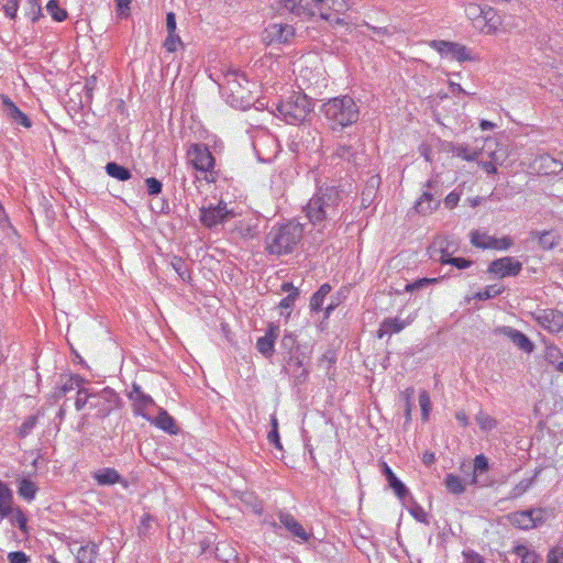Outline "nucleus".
Listing matches in <instances>:
<instances>
[{
    "label": "nucleus",
    "instance_id": "1",
    "mask_svg": "<svg viewBox=\"0 0 563 563\" xmlns=\"http://www.w3.org/2000/svg\"><path fill=\"white\" fill-rule=\"evenodd\" d=\"M342 191L336 186H321L305 207L309 221L324 229L340 220Z\"/></svg>",
    "mask_w": 563,
    "mask_h": 563
},
{
    "label": "nucleus",
    "instance_id": "2",
    "mask_svg": "<svg viewBox=\"0 0 563 563\" xmlns=\"http://www.w3.org/2000/svg\"><path fill=\"white\" fill-rule=\"evenodd\" d=\"M303 225L295 220L273 225L265 238V250L272 255L295 252L303 238Z\"/></svg>",
    "mask_w": 563,
    "mask_h": 563
},
{
    "label": "nucleus",
    "instance_id": "3",
    "mask_svg": "<svg viewBox=\"0 0 563 563\" xmlns=\"http://www.w3.org/2000/svg\"><path fill=\"white\" fill-rule=\"evenodd\" d=\"M328 128L332 132H342L358 121L360 108L350 96L334 97L321 107Z\"/></svg>",
    "mask_w": 563,
    "mask_h": 563
},
{
    "label": "nucleus",
    "instance_id": "4",
    "mask_svg": "<svg viewBox=\"0 0 563 563\" xmlns=\"http://www.w3.org/2000/svg\"><path fill=\"white\" fill-rule=\"evenodd\" d=\"M276 111L277 115L286 123L299 124L303 122L312 111V103L306 95L294 92L277 106Z\"/></svg>",
    "mask_w": 563,
    "mask_h": 563
},
{
    "label": "nucleus",
    "instance_id": "5",
    "mask_svg": "<svg viewBox=\"0 0 563 563\" xmlns=\"http://www.w3.org/2000/svg\"><path fill=\"white\" fill-rule=\"evenodd\" d=\"M188 159L195 169L205 173L208 183H214L218 173L214 169V157L205 144H192L187 152Z\"/></svg>",
    "mask_w": 563,
    "mask_h": 563
},
{
    "label": "nucleus",
    "instance_id": "6",
    "mask_svg": "<svg viewBox=\"0 0 563 563\" xmlns=\"http://www.w3.org/2000/svg\"><path fill=\"white\" fill-rule=\"evenodd\" d=\"M550 512L544 508H533L511 512L508 516L509 522L521 530H529L542 526L549 518Z\"/></svg>",
    "mask_w": 563,
    "mask_h": 563
},
{
    "label": "nucleus",
    "instance_id": "7",
    "mask_svg": "<svg viewBox=\"0 0 563 563\" xmlns=\"http://www.w3.org/2000/svg\"><path fill=\"white\" fill-rule=\"evenodd\" d=\"M429 46L437 51L441 57L446 59L457 60L460 63L475 60V56L472 54L471 49L460 43L433 40L429 43Z\"/></svg>",
    "mask_w": 563,
    "mask_h": 563
},
{
    "label": "nucleus",
    "instance_id": "8",
    "mask_svg": "<svg viewBox=\"0 0 563 563\" xmlns=\"http://www.w3.org/2000/svg\"><path fill=\"white\" fill-rule=\"evenodd\" d=\"M231 217V211L225 202L220 201L217 205L210 203L200 208L199 220L208 229H213L224 223Z\"/></svg>",
    "mask_w": 563,
    "mask_h": 563
},
{
    "label": "nucleus",
    "instance_id": "9",
    "mask_svg": "<svg viewBox=\"0 0 563 563\" xmlns=\"http://www.w3.org/2000/svg\"><path fill=\"white\" fill-rule=\"evenodd\" d=\"M118 401L119 397L117 393L113 389L106 387L98 393L93 391L89 407L97 410V416L99 418H106L117 407Z\"/></svg>",
    "mask_w": 563,
    "mask_h": 563
},
{
    "label": "nucleus",
    "instance_id": "10",
    "mask_svg": "<svg viewBox=\"0 0 563 563\" xmlns=\"http://www.w3.org/2000/svg\"><path fill=\"white\" fill-rule=\"evenodd\" d=\"M534 321L550 333L563 332V312L555 309H540L532 313Z\"/></svg>",
    "mask_w": 563,
    "mask_h": 563
},
{
    "label": "nucleus",
    "instance_id": "11",
    "mask_svg": "<svg viewBox=\"0 0 563 563\" xmlns=\"http://www.w3.org/2000/svg\"><path fill=\"white\" fill-rule=\"evenodd\" d=\"M322 20L330 21L332 13L343 14L350 9L347 0H312L309 3Z\"/></svg>",
    "mask_w": 563,
    "mask_h": 563
},
{
    "label": "nucleus",
    "instance_id": "12",
    "mask_svg": "<svg viewBox=\"0 0 563 563\" xmlns=\"http://www.w3.org/2000/svg\"><path fill=\"white\" fill-rule=\"evenodd\" d=\"M435 183L432 179L423 185L422 194L415 203V209L419 214H430L440 206L439 195L432 192Z\"/></svg>",
    "mask_w": 563,
    "mask_h": 563
},
{
    "label": "nucleus",
    "instance_id": "13",
    "mask_svg": "<svg viewBox=\"0 0 563 563\" xmlns=\"http://www.w3.org/2000/svg\"><path fill=\"white\" fill-rule=\"evenodd\" d=\"M522 269V264L510 256L501 257L490 262L487 272L499 278L517 276Z\"/></svg>",
    "mask_w": 563,
    "mask_h": 563
},
{
    "label": "nucleus",
    "instance_id": "14",
    "mask_svg": "<svg viewBox=\"0 0 563 563\" xmlns=\"http://www.w3.org/2000/svg\"><path fill=\"white\" fill-rule=\"evenodd\" d=\"M278 519L282 526L297 539L299 543L309 541L311 533L306 531L302 525L288 511L280 510L278 512Z\"/></svg>",
    "mask_w": 563,
    "mask_h": 563
},
{
    "label": "nucleus",
    "instance_id": "15",
    "mask_svg": "<svg viewBox=\"0 0 563 563\" xmlns=\"http://www.w3.org/2000/svg\"><path fill=\"white\" fill-rule=\"evenodd\" d=\"M129 399L133 401L134 415L150 420V417L146 415V410L150 407L155 406V401L150 395L143 393L140 385L133 384L132 390L129 393Z\"/></svg>",
    "mask_w": 563,
    "mask_h": 563
},
{
    "label": "nucleus",
    "instance_id": "16",
    "mask_svg": "<svg viewBox=\"0 0 563 563\" xmlns=\"http://www.w3.org/2000/svg\"><path fill=\"white\" fill-rule=\"evenodd\" d=\"M266 38L272 42L287 43L295 35V29L286 23H272L265 29Z\"/></svg>",
    "mask_w": 563,
    "mask_h": 563
},
{
    "label": "nucleus",
    "instance_id": "17",
    "mask_svg": "<svg viewBox=\"0 0 563 563\" xmlns=\"http://www.w3.org/2000/svg\"><path fill=\"white\" fill-rule=\"evenodd\" d=\"M498 331L506 335L522 352L528 354L533 352L534 344L523 332L506 325L499 328Z\"/></svg>",
    "mask_w": 563,
    "mask_h": 563
},
{
    "label": "nucleus",
    "instance_id": "18",
    "mask_svg": "<svg viewBox=\"0 0 563 563\" xmlns=\"http://www.w3.org/2000/svg\"><path fill=\"white\" fill-rule=\"evenodd\" d=\"M244 84H249V80L244 74L240 71H230L225 75V86L231 92L232 97L238 101L244 99V91L246 90Z\"/></svg>",
    "mask_w": 563,
    "mask_h": 563
},
{
    "label": "nucleus",
    "instance_id": "19",
    "mask_svg": "<svg viewBox=\"0 0 563 563\" xmlns=\"http://www.w3.org/2000/svg\"><path fill=\"white\" fill-rule=\"evenodd\" d=\"M533 169L540 174L550 175L558 174L563 170L561 161L555 159L549 154H542L537 157L532 165Z\"/></svg>",
    "mask_w": 563,
    "mask_h": 563
},
{
    "label": "nucleus",
    "instance_id": "20",
    "mask_svg": "<svg viewBox=\"0 0 563 563\" xmlns=\"http://www.w3.org/2000/svg\"><path fill=\"white\" fill-rule=\"evenodd\" d=\"M278 336V327L269 324L264 336L257 339L256 349L264 356L269 357L274 353L275 341Z\"/></svg>",
    "mask_w": 563,
    "mask_h": 563
},
{
    "label": "nucleus",
    "instance_id": "21",
    "mask_svg": "<svg viewBox=\"0 0 563 563\" xmlns=\"http://www.w3.org/2000/svg\"><path fill=\"white\" fill-rule=\"evenodd\" d=\"M92 477L100 486H109L114 484H123V486H126L125 479L117 470L112 467L101 468L95 472Z\"/></svg>",
    "mask_w": 563,
    "mask_h": 563
},
{
    "label": "nucleus",
    "instance_id": "22",
    "mask_svg": "<svg viewBox=\"0 0 563 563\" xmlns=\"http://www.w3.org/2000/svg\"><path fill=\"white\" fill-rule=\"evenodd\" d=\"M278 3L288 12L300 18L313 16L316 13L309 2L303 3V0H278Z\"/></svg>",
    "mask_w": 563,
    "mask_h": 563
},
{
    "label": "nucleus",
    "instance_id": "23",
    "mask_svg": "<svg viewBox=\"0 0 563 563\" xmlns=\"http://www.w3.org/2000/svg\"><path fill=\"white\" fill-rule=\"evenodd\" d=\"M382 472L385 475L389 487L394 490L396 496L399 499H404L409 494V490L406 487V485L396 476V474L393 472V470L388 466L386 462L382 463Z\"/></svg>",
    "mask_w": 563,
    "mask_h": 563
},
{
    "label": "nucleus",
    "instance_id": "24",
    "mask_svg": "<svg viewBox=\"0 0 563 563\" xmlns=\"http://www.w3.org/2000/svg\"><path fill=\"white\" fill-rule=\"evenodd\" d=\"M1 100L7 110V114L11 120L24 128H30L32 125L27 115L23 113L8 96L2 95Z\"/></svg>",
    "mask_w": 563,
    "mask_h": 563
},
{
    "label": "nucleus",
    "instance_id": "25",
    "mask_svg": "<svg viewBox=\"0 0 563 563\" xmlns=\"http://www.w3.org/2000/svg\"><path fill=\"white\" fill-rule=\"evenodd\" d=\"M361 151L358 146H354L352 144L339 143L334 151V156L343 159L347 163H353L354 165L358 164Z\"/></svg>",
    "mask_w": 563,
    "mask_h": 563
},
{
    "label": "nucleus",
    "instance_id": "26",
    "mask_svg": "<svg viewBox=\"0 0 563 563\" xmlns=\"http://www.w3.org/2000/svg\"><path fill=\"white\" fill-rule=\"evenodd\" d=\"M13 506V493L10 487L0 479V518L9 517Z\"/></svg>",
    "mask_w": 563,
    "mask_h": 563
},
{
    "label": "nucleus",
    "instance_id": "27",
    "mask_svg": "<svg viewBox=\"0 0 563 563\" xmlns=\"http://www.w3.org/2000/svg\"><path fill=\"white\" fill-rule=\"evenodd\" d=\"M157 428L169 434H176L178 432V428L175 423L174 418L163 408H159L158 415L156 418L150 420Z\"/></svg>",
    "mask_w": 563,
    "mask_h": 563
},
{
    "label": "nucleus",
    "instance_id": "28",
    "mask_svg": "<svg viewBox=\"0 0 563 563\" xmlns=\"http://www.w3.org/2000/svg\"><path fill=\"white\" fill-rule=\"evenodd\" d=\"M409 322L401 320L400 318H387L382 323L377 331V336L379 339L384 338V335L389 333H399L402 331Z\"/></svg>",
    "mask_w": 563,
    "mask_h": 563
},
{
    "label": "nucleus",
    "instance_id": "29",
    "mask_svg": "<svg viewBox=\"0 0 563 563\" xmlns=\"http://www.w3.org/2000/svg\"><path fill=\"white\" fill-rule=\"evenodd\" d=\"M16 482L19 496L27 503L33 501L38 490L37 485L29 477H20Z\"/></svg>",
    "mask_w": 563,
    "mask_h": 563
},
{
    "label": "nucleus",
    "instance_id": "30",
    "mask_svg": "<svg viewBox=\"0 0 563 563\" xmlns=\"http://www.w3.org/2000/svg\"><path fill=\"white\" fill-rule=\"evenodd\" d=\"M85 379L78 375H69L65 382H62L59 386H57L56 391L54 393V397L60 398L65 396L67 393L73 391L75 389H79L82 387Z\"/></svg>",
    "mask_w": 563,
    "mask_h": 563
},
{
    "label": "nucleus",
    "instance_id": "31",
    "mask_svg": "<svg viewBox=\"0 0 563 563\" xmlns=\"http://www.w3.org/2000/svg\"><path fill=\"white\" fill-rule=\"evenodd\" d=\"M98 553L99 547L93 542L81 545L76 554L77 563H96Z\"/></svg>",
    "mask_w": 563,
    "mask_h": 563
},
{
    "label": "nucleus",
    "instance_id": "32",
    "mask_svg": "<svg viewBox=\"0 0 563 563\" xmlns=\"http://www.w3.org/2000/svg\"><path fill=\"white\" fill-rule=\"evenodd\" d=\"M454 247L451 250V245L449 242V239L445 236H439L437 238L432 245L430 246V256L438 261L439 257H437V253L440 254V256H444L445 254H452L454 252Z\"/></svg>",
    "mask_w": 563,
    "mask_h": 563
},
{
    "label": "nucleus",
    "instance_id": "33",
    "mask_svg": "<svg viewBox=\"0 0 563 563\" xmlns=\"http://www.w3.org/2000/svg\"><path fill=\"white\" fill-rule=\"evenodd\" d=\"M106 173L120 181H126L132 177V173L129 168L115 163V162H109L106 167Z\"/></svg>",
    "mask_w": 563,
    "mask_h": 563
},
{
    "label": "nucleus",
    "instance_id": "34",
    "mask_svg": "<svg viewBox=\"0 0 563 563\" xmlns=\"http://www.w3.org/2000/svg\"><path fill=\"white\" fill-rule=\"evenodd\" d=\"M514 553L521 559V563H540L541 562L540 555L534 550L529 549L525 544H517L514 548Z\"/></svg>",
    "mask_w": 563,
    "mask_h": 563
},
{
    "label": "nucleus",
    "instance_id": "35",
    "mask_svg": "<svg viewBox=\"0 0 563 563\" xmlns=\"http://www.w3.org/2000/svg\"><path fill=\"white\" fill-rule=\"evenodd\" d=\"M475 420L483 432H490L498 426V421L484 410L477 412Z\"/></svg>",
    "mask_w": 563,
    "mask_h": 563
},
{
    "label": "nucleus",
    "instance_id": "36",
    "mask_svg": "<svg viewBox=\"0 0 563 563\" xmlns=\"http://www.w3.org/2000/svg\"><path fill=\"white\" fill-rule=\"evenodd\" d=\"M331 289V286L325 283L321 285L320 288L312 295L309 305L312 311L321 310L324 298L329 295Z\"/></svg>",
    "mask_w": 563,
    "mask_h": 563
},
{
    "label": "nucleus",
    "instance_id": "37",
    "mask_svg": "<svg viewBox=\"0 0 563 563\" xmlns=\"http://www.w3.org/2000/svg\"><path fill=\"white\" fill-rule=\"evenodd\" d=\"M12 526H16L23 533H27V518L20 507H15L9 517Z\"/></svg>",
    "mask_w": 563,
    "mask_h": 563
},
{
    "label": "nucleus",
    "instance_id": "38",
    "mask_svg": "<svg viewBox=\"0 0 563 563\" xmlns=\"http://www.w3.org/2000/svg\"><path fill=\"white\" fill-rule=\"evenodd\" d=\"M444 277H434V278H428V277H423V278H420V279H417L412 283H408L406 286H405V291L406 292H413L416 290H420V289H423L428 286H431V285H435L438 283H440Z\"/></svg>",
    "mask_w": 563,
    "mask_h": 563
},
{
    "label": "nucleus",
    "instance_id": "39",
    "mask_svg": "<svg viewBox=\"0 0 563 563\" xmlns=\"http://www.w3.org/2000/svg\"><path fill=\"white\" fill-rule=\"evenodd\" d=\"M489 468L488 460L484 454L476 455L474 459V475L472 478L473 484L478 483V477L487 472Z\"/></svg>",
    "mask_w": 563,
    "mask_h": 563
},
{
    "label": "nucleus",
    "instance_id": "40",
    "mask_svg": "<svg viewBox=\"0 0 563 563\" xmlns=\"http://www.w3.org/2000/svg\"><path fill=\"white\" fill-rule=\"evenodd\" d=\"M492 239H493L492 235H488L487 233L481 232L477 230L473 231L471 233V243L474 246L483 249V250H489V244L492 243Z\"/></svg>",
    "mask_w": 563,
    "mask_h": 563
},
{
    "label": "nucleus",
    "instance_id": "41",
    "mask_svg": "<svg viewBox=\"0 0 563 563\" xmlns=\"http://www.w3.org/2000/svg\"><path fill=\"white\" fill-rule=\"evenodd\" d=\"M438 262L442 265H453L459 269H465L471 267L472 261L466 260L464 257H452L450 254H445L444 256H439Z\"/></svg>",
    "mask_w": 563,
    "mask_h": 563
},
{
    "label": "nucleus",
    "instance_id": "42",
    "mask_svg": "<svg viewBox=\"0 0 563 563\" xmlns=\"http://www.w3.org/2000/svg\"><path fill=\"white\" fill-rule=\"evenodd\" d=\"M444 483L446 489L454 495H460L465 490L462 479L454 474H448Z\"/></svg>",
    "mask_w": 563,
    "mask_h": 563
},
{
    "label": "nucleus",
    "instance_id": "43",
    "mask_svg": "<svg viewBox=\"0 0 563 563\" xmlns=\"http://www.w3.org/2000/svg\"><path fill=\"white\" fill-rule=\"evenodd\" d=\"M93 395V390L81 387L77 390V397L75 400V407L77 411H80L85 406L89 405Z\"/></svg>",
    "mask_w": 563,
    "mask_h": 563
},
{
    "label": "nucleus",
    "instance_id": "44",
    "mask_svg": "<svg viewBox=\"0 0 563 563\" xmlns=\"http://www.w3.org/2000/svg\"><path fill=\"white\" fill-rule=\"evenodd\" d=\"M46 10L51 14V16L57 22H63L67 18L66 10L59 7L57 0H49L46 4Z\"/></svg>",
    "mask_w": 563,
    "mask_h": 563
},
{
    "label": "nucleus",
    "instance_id": "45",
    "mask_svg": "<svg viewBox=\"0 0 563 563\" xmlns=\"http://www.w3.org/2000/svg\"><path fill=\"white\" fill-rule=\"evenodd\" d=\"M504 288L497 285L486 286L483 290L476 292L475 298L478 300H488L499 296Z\"/></svg>",
    "mask_w": 563,
    "mask_h": 563
},
{
    "label": "nucleus",
    "instance_id": "46",
    "mask_svg": "<svg viewBox=\"0 0 563 563\" xmlns=\"http://www.w3.org/2000/svg\"><path fill=\"white\" fill-rule=\"evenodd\" d=\"M544 357L554 367L563 360V352L555 345H548Z\"/></svg>",
    "mask_w": 563,
    "mask_h": 563
},
{
    "label": "nucleus",
    "instance_id": "47",
    "mask_svg": "<svg viewBox=\"0 0 563 563\" xmlns=\"http://www.w3.org/2000/svg\"><path fill=\"white\" fill-rule=\"evenodd\" d=\"M183 45V41L177 33H167V36L163 43L164 48L168 53H175L178 47Z\"/></svg>",
    "mask_w": 563,
    "mask_h": 563
},
{
    "label": "nucleus",
    "instance_id": "48",
    "mask_svg": "<svg viewBox=\"0 0 563 563\" xmlns=\"http://www.w3.org/2000/svg\"><path fill=\"white\" fill-rule=\"evenodd\" d=\"M419 405L421 408L422 420L427 421L431 411V400L428 391L421 390L419 393Z\"/></svg>",
    "mask_w": 563,
    "mask_h": 563
},
{
    "label": "nucleus",
    "instance_id": "49",
    "mask_svg": "<svg viewBox=\"0 0 563 563\" xmlns=\"http://www.w3.org/2000/svg\"><path fill=\"white\" fill-rule=\"evenodd\" d=\"M36 423H37V416L36 415L29 416L20 426L18 435L20 438L27 437L32 432V430L35 428Z\"/></svg>",
    "mask_w": 563,
    "mask_h": 563
},
{
    "label": "nucleus",
    "instance_id": "50",
    "mask_svg": "<svg viewBox=\"0 0 563 563\" xmlns=\"http://www.w3.org/2000/svg\"><path fill=\"white\" fill-rule=\"evenodd\" d=\"M514 244V241L510 236L495 238L493 236L492 243L489 244V250H508Z\"/></svg>",
    "mask_w": 563,
    "mask_h": 563
},
{
    "label": "nucleus",
    "instance_id": "51",
    "mask_svg": "<svg viewBox=\"0 0 563 563\" xmlns=\"http://www.w3.org/2000/svg\"><path fill=\"white\" fill-rule=\"evenodd\" d=\"M409 512L417 521L422 523H429L428 514L418 503H412V505L409 507Z\"/></svg>",
    "mask_w": 563,
    "mask_h": 563
},
{
    "label": "nucleus",
    "instance_id": "52",
    "mask_svg": "<svg viewBox=\"0 0 563 563\" xmlns=\"http://www.w3.org/2000/svg\"><path fill=\"white\" fill-rule=\"evenodd\" d=\"M145 186L150 196H157L163 190V184L155 177H147L145 179Z\"/></svg>",
    "mask_w": 563,
    "mask_h": 563
},
{
    "label": "nucleus",
    "instance_id": "53",
    "mask_svg": "<svg viewBox=\"0 0 563 563\" xmlns=\"http://www.w3.org/2000/svg\"><path fill=\"white\" fill-rule=\"evenodd\" d=\"M170 264L183 280H187L190 278V274L188 269L185 267V263L180 257H175Z\"/></svg>",
    "mask_w": 563,
    "mask_h": 563
},
{
    "label": "nucleus",
    "instance_id": "54",
    "mask_svg": "<svg viewBox=\"0 0 563 563\" xmlns=\"http://www.w3.org/2000/svg\"><path fill=\"white\" fill-rule=\"evenodd\" d=\"M27 4H29L27 15L30 16L31 21L34 23L42 15L41 4H40L38 0H29Z\"/></svg>",
    "mask_w": 563,
    "mask_h": 563
},
{
    "label": "nucleus",
    "instance_id": "55",
    "mask_svg": "<svg viewBox=\"0 0 563 563\" xmlns=\"http://www.w3.org/2000/svg\"><path fill=\"white\" fill-rule=\"evenodd\" d=\"M484 19L487 21V24H486V30H484V32L486 33H493L497 30L498 27V18H496V14L490 12V11H487L484 15Z\"/></svg>",
    "mask_w": 563,
    "mask_h": 563
},
{
    "label": "nucleus",
    "instance_id": "56",
    "mask_svg": "<svg viewBox=\"0 0 563 563\" xmlns=\"http://www.w3.org/2000/svg\"><path fill=\"white\" fill-rule=\"evenodd\" d=\"M19 9V0H7L3 4L4 15L10 19H15Z\"/></svg>",
    "mask_w": 563,
    "mask_h": 563
},
{
    "label": "nucleus",
    "instance_id": "57",
    "mask_svg": "<svg viewBox=\"0 0 563 563\" xmlns=\"http://www.w3.org/2000/svg\"><path fill=\"white\" fill-rule=\"evenodd\" d=\"M534 477L531 478H525L520 481L515 487H514V496H520L525 494L533 484Z\"/></svg>",
    "mask_w": 563,
    "mask_h": 563
},
{
    "label": "nucleus",
    "instance_id": "58",
    "mask_svg": "<svg viewBox=\"0 0 563 563\" xmlns=\"http://www.w3.org/2000/svg\"><path fill=\"white\" fill-rule=\"evenodd\" d=\"M291 362H294V365L296 366V369H297L294 374L296 376L297 383H301V382L306 380V378L308 376V371L302 367V362L298 357L295 360H291Z\"/></svg>",
    "mask_w": 563,
    "mask_h": 563
},
{
    "label": "nucleus",
    "instance_id": "59",
    "mask_svg": "<svg viewBox=\"0 0 563 563\" xmlns=\"http://www.w3.org/2000/svg\"><path fill=\"white\" fill-rule=\"evenodd\" d=\"M8 561L9 563H29L30 556L23 551H14L8 554Z\"/></svg>",
    "mask_w": 563,
    "mask_h": 563
},
{
    "label": "nucleus",
    "instance_id": "60",
    "mask_svg": "<svg viewBox=\"0 0 563 563\" xmlns=\"http://www.w3.org/2000/svg\"><path fill=\"white\" fill-rule=\"evenodd\" d=\"M548 563H563V548L555 547L548 554Z\"/></svg>",
    "mask_w": 563,
    "mask_h": 563
},
{
    "label": "nucleus",
    "instance_id": "61",
    "mask_svg": "<svg viewBox=\"0 0 563 563\" xmlns=\"http://www.w3.org/2000/svg\"><path fill=\"white\" fill-rule=\"evenodd\" d=\"M297 296H298V291H297V289H295L294 292L289 294L288 296H286L285 298H283L280 300L279 307L282 309H291Z\"/></svg>",
    "mask_w": 563,
    "mask_h": 563
},
{
    "label": "nucleus",
    "instance_id": "62",
    "mask_svg": "<svg viewBox=\"0 0 563 563\" xmlns=\"http://www.w3.org/2000/svg\"><path fill=\"white\" fill-rule=\"evenodd\" d=\"M166 29H167V33H176L177 23H176V14L174 12H168L166 14Z\"/></svg>",
    "mask_w": 563,
    "mask_h": 563
},
{
    "label": "nucleus",
    "instance_id": "63",
    "mask_svg": "<svg viewBox=\"0 0 563 563\" xmlns=\"http://www.w3.org/2000/svg\"><path fill=\"white\" fill-rule=\"evenodd\" d=\"M459 201H460V195L455 191L450 192L444 199V203H445L446 208H449V209L455 208L457 206Z\"/></svg>",
    "mask_w": 563,
    "mask_h": 563
},
{
    "label": "nucleus",
    "instance_id": "64",
    "mask_svg": "<svg viewBox=\"0 0 563 563\" xmlns=\"http://www.w3.org/2000/svg\"><path fill=\"white\" fill-rule=\"evenodd\" d=\"M465 563H485L483 558L474 551H464Z\"/></svg>",
    "mask_w": 563,
    "mask_h": 563
}]
</instances>
